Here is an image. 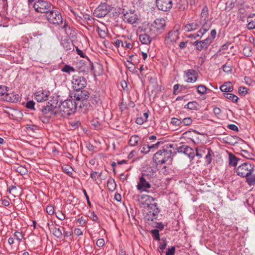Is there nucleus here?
<instances>
[{
    "label": "nucleus",
    "mask_w": 255,
    "mask_h": 255,
    "mask_svg": "<svg viewBox=\"0 0 255 255\" xmlns=\"http://www.w3.org/2000/svg\"><path fill=\"white\" fill-rule=\"evenodd\" d=\"M155 198L147 195H141L138 200L141 207H147L146 218L148 221H153L156 219L160 213V209L155 202Z\"/></svg>",
    "instance_id": "1"
},
{
    "label": "nucleus",
    "mask_w": 255,
    "mask_h": 255,
    "mask_svg": "<svg viewBox=\"0 0 255 255\" xmlns=\"http://www.w3.org/2000/svg\"><path fill=\"white\" fill-rule=\"evenodd\" d=\"M196 21L198 27H200L198 33L201 34L200 36L202 37L210 29L212 25L211 22L209 20V10L206 5L203 7L200 17Z\"/></svg>",
    "instance_id": "2"
},
{
    "label": "nucleus",
    "mask_w": 255,
    "mask_h": 255,
    "mask_svg": "<svg viewBox=\"0 0 255 255\" xmlns=\"http://www.w3.org/2000/svg\"><path fill=\"white\" fill-rule=\"evenodd\" d=\"M180 26L175 25L173 28L165 35L164 44L167 48L174 46L179 39Z\"/></svg>",
    "instance_id": "3"
},
{
    "label": "nucleus",
    "mask_w": 255,
    "mask_h": 255,
    "mask_svg": "<svg viewBox=\"0 0 255 255\" xmlns=\"http://www.w3.org/2000/svg\"><path fill=\"white\" fill-rule=\"evenodd\" d=\"M78 104L74 99H68L62 102L59 107L61 116L65 117L73 114L76 111Z\"/></svg>",
    "instance_id": "4"
},
{
    "label": "nucleus",
    "mask_w": 255,
    "mask_h": 255,
    "mask_svg": "<svg viewBox=\"0 0 255 255\" xmlns=\"http://www.w3.org/2000/svg\"><path fill=\"white\" fill-rule=\"evenodd\" d=\"M172 154L171 150L165 149L160 150L154 154L153 160L156 165L162 164L168 161V163H171L172 160Z\"/></svg>",
    "instance_id": "5"
},
{
    "label": "nucleus",
    "mask_w": 255,
    "mask_h": 255,
    "mask_svg": "<svg viewBox=\"0 0 255 255\" xmlns=\"http://www.w3.org/2000/svg\"><path fill=\"white\" fill-rule=\"evenodd\" d=\"M58 106V101L57 98H53L47 102L46 106L43 107L41 112L43 115H56L58 112L57 107Z\"/></svg>",
    "instance_id": "6"
},
{
    "label": "nucleus",
    "mask_w": 255,
    "mask_h": 255,
    "mask_svg": "<svg viewBox=\"0 0 255 255\" xmlns=\"http://www.w3.org/2000/svg\"><path fill=\"white\" fill-rule=\"evenodd\" d=\"M32 6L35 11L42 13H46L53 9L52 5L46 0H38L35 1L33 4Z\"/></svg>",
    "instance_id": "7"
},
{
    "label": "nucleus",
    "mask_w": 255,
    "mask_h": 255,
    "mask_svg": "<svg viewBox=\"0 0 255 255\" xmlns=\"http://www.w3.org/2000/svg\"><path fill=\"white\" fill-rule=\"evenodd\" d=\"M48 21L55 25H59L63 23L61 13L57 10L51 9L46 14Z\"/></svg>",
    "instance_id": "8"
},
{
    "label": "nucleus",
    "mask_w": 255,
    "mask_h": 255,
    "mask_svg": "<svg viewBox=\"0 0 255 255\" xmlns=\"http://www.w3.org/2000/svg\"><path fill=\"white\" fill-rule=\"evenodd\" d=\"M254 167L251 163L245 162L239 166L236 172L237 174L241 177H248L252 174Z\"/></svg>",
    "instance_id": "9"
},
{
    "label": "nucleus",
    "mask_w": 255,
    "mask_h": 255,
    "mask_svg": "<svg viewBox=\"0 0 255 255\" xmlns=\"http://www.w3.org/2000/svg\"><path fill=\"white\" fill-rule=\"evenodd\" d=\"M72 84L73 89L76 91H80L87 85V81L83 76L79 74L73 76Z\"/></svg>",
    "instance_id": "10"
},
{
    "label": "nucleus",
    "mask_w": 255,
    "mask_h": 255,
    "mask_svg": "<svg viewBox=\"0 0 255 255\" xmlns=\"http://www.w3.org/2000/svg\"><path fill=\"white\" fill-rule=\"evenodd\" d=\"M112 8L106 3H101L95 9L94 14L97 17H103L112 10Z\"/></svg>",
    "instance_id": "11"
},
{
    "label": "nucleus",
    "mask_w": 255,
    "mask_h": 255,
    "mask_svg": "<svg viewBox=\"0 0 255 255\" xmlns=\"http://www.w3.org/2000/svg\"><path fill=\"white\" fill-rule=\"evenodd\" d=\"M146 176H148V175L145 173H142L141 177L139 178V182L136 185L138 190L146 191L147 189L151 187L148 179L146 178Z\"/></svg>",
    "instance_id": "12"
},
{
    "label": "nucleus",
    "mask_w": 255,
    "mask_h": 255,
    "mask_svg": "<svg viewBox=\"0 0 255 255\" xmlns=\"http://www.w3.org/2000/svg\"><path fill=\"white\" fill-rule=\"evenodd\" d=\"M211 44V40L209 38H207L203 40H196L194 42L192 45L195 47L196 49L198 51L206 50Z\"/></svg>",
    "instance_id": "13"
},
{
    "label": "nucleus",
    "mask_w": 255,
    "mask_h": 255,
    "mask_svg": "<svg viewBox=\"0 0 255 255\" xmlns=\"http://www.w3.org/2000/svg\"><path fill=\"white\" fill-rule=\"evenodd\" d=\"M123 19L125 22L134 24L137 21L138 17L134 10H129L124 13Z\"/></svg>",
    "instance_id": "14"
},
{
    "label": "nucleus",
    "mask_w": 255,
    "mask_h": 255,
    "mask_svg": "<svg viewBox=\"0 0 255 255\" xmlns=\"http://www.w3.org/2000/svg\"><path fill=\"white\" fill-rule=\"evenodd\" d=\"M156 6L158 9L163 11H168L172 7V0H156Z\"/></svg>",
    "instance_id": "15"
},
{
    "label": "nucleus",
    "mask_w": 255,
    "mask_h": 255,
    "mask_svg": "<svg viewBox=\"0 0 255 255\" xmlns=\"http://www.w3.org/2000/svg\"><path fill=\"white\" fill-rule=\"evenodd\" d=\"M176 149L178 152L183 153L187 155L189 158H193L195 156L193 149L187 145H182L178 147Z\"/></svg>",
    "instance_id": "16"
},
{
    "label": "nucleus",
    "mask_w": 255,
    "mask_h": 255,
    "mask_svg": "<svg viewBox=\"0 0 255 255\" xmlns=\"http://www.w3.org/2000/svg\"><path fill=\"white\" fill-rule=\"evenodd\" d=\"M185 74L187 77L186 81L188 83H194L198 79V73L194 69H188L185 71Z\"/></svg>",
    "instance_id": "17"
},
{
    "label": "nucleus",
    "mask_w": 255,
    "mask_h": 255,
    "mask_svg": "<svg viewBox=\"0 0 255 255\" xmlns=\"http://www.w3.org/2000/svg\"><path fill=\"white\" fill-rule=\"evenodd\" d=\"M77 92L74 94V98L75 101L78 102H83L87 100L89 97V94L88 91L86 90L76 91Z\"/></svg>",
    "instance_id": "18"
},
{
    "label": "nucleus",
    "mask_w": 255,
    "mask_h": 255,
    "mask_svg": "<svg viewBox=\"0 0 255 255\" xmlns=\"http://www.w3.org/2000/svg\"><path fill=\"white\" fill-rule=\"evenodd\" d=\"M166 26V21L163 18H156L153 22V27L157 32L164 30Z\"/></svg>",
    "instance_id": "19"
},
{
    "label": "nucleus",
    "mask_w": 255,
    "mask_h": 255,
    "mask_svg": "<svg viewBox=\"0 0 255 255\" xmlns=\"http://www.w3.org/2000/svg\"><path fill=\"white\" fill-rule=\"evenodd\" d=\"M49 92L48 91H38L35 93V99L38 102H42L47 100V98L49 95Z\"/></svg>",
    "instance_id": "20"
},
{
    "label": "nucleus",
    "mask_w": 255,
    "mask_h": 255,
    "mask_svg": "<svg viewBox=\"0 0 255 255\" xmlns=\"http://www.w3.org/2000/svg\"><path fill=\"white\" fill-rule=\"evenodd\" d=\"M220 89L222 92H224V93H227L233 92L234 88L231 82H227L224 83V84L221 86Z\"/></svg>",
    "instance_id": "21"
},
{
    "label": "nucleus",
    "mask_w": 255,
    "mask_h": 255,
    "mask_svg": "<svg viewBox=\"0 0 255 255\" xmlns=\"http://www.w3.org/2000/svg\"><path fill=\"white\" fill-rule=\"evenodd\" d=\"M198 28V25L196 20L195 22L187 23L183 27L184 30L187 32L195 30Z\"/></svg>",
    "instance_id": "22"
},
{
    "label": "nucleus",
    "mask_w": 255,
    "mask_h": 255,
    "mask_svg": "<svg viewBox=\"0 0 255 255\" xmlns=\"http://www.w3.org/2000/svg\"><path fill=\"white\" fill-rule=\"evenodd\" d=\"M139 39L143 44H149L151 41V37L146 34H140Z\"/></svg>",
    "instance_id": "23"
},
{
    "label": "nucleus",
    "mask_w": 255,
    "mask_h": 255,
    "mask_svg": "<svg viewBox=\"0 0 255 255\" xmlns=\"http://www.w3.org/2000/svg\"><path fill=\"white\" fill-rule=\"evenodd\" d=\"M148 117V113L145 112L142 116H140L136 118L135 122L137 124L141 125L147 121Z\"/></svg>",
    "instance_id": "24"
},
{
    "label": "nucleus",
    "mask_w": 255,
    "mask_h": 255,
    "mask_svg": "<svg viewBox=\"0 0 255 255\" xmlns=\"http://www.w3.org/2000/svg\"><path fill=\"white\" fill-rule=\"evenodd\" d=\"M199 104L196 101H191L184 106V108L191 110H197L198 109Z\"/></svg>",
    "instance_id": "25"
},
{
    "label": "nucleus",
    "mask_w": 255,
    "mask_h": 255,
    "mask_svg": "<svg viewBox=\"0 0 255 255\" xmlns=\"http://www.w3.org/2000/svg\"><path fill=\"white\" fill-rule=\"evenodd\" d=\"M140 139V137L137 135H132L129 140L130 145L132 146L137 145Z\"/></svg>",
    "instance_id": "26"
},
{
    "label": "nucleus",
    "mask_w": 255,
    "mask_h": 255,
    "mask_svg": "<svg viewBox=\"0 0 255 255\" xmlns=\"http://www.w3.org/2000/svg\"><path fill=\"white\" fill-rule=\"evenodd\" d=\"M224 96L227 99L233 103H237L239 100V98L235 95L229 93H224Z\"/></svg>",
    "instance_id": "27"
},
{
    "label": "nucleus",
    "mask_w": 255,
    "mask_h": 255,
    "mask_svg": "<svg viewBox=\"0 0 255 255\" xmlns=\"http://www.w3.org/2000/svg\"><path fill=\"white\" fill-rule=\"evenodd\" d=\"M107 187L110 191H114L116 188V184L115 180L110 177L107 181Z\"/></svg>",
    "instance_id": "28"
},
{
    "label": "nucleus",
    "mask_w": 255,
    "mask_h": 255,
    "mask_svg": "<svg viewBox=\"0 0 255 255\" xmlns=\"http://www.w3.org/2000/svg\"><path fill=\"white\" fill-rule=\"evenodd\" d=\"M53 235L58 239H61L63 237L62 231L59 228L54 227L52 229Z\"/></svg>",
    "instance_id": "29"
},
{
    "label": "nucleus",
    "mask_w": 255,
    "mask_h": 255,
    "mask_svg": "<svg viewBox=\"0 0 255 255\" xmlns=\"http://www.w3.org/2000/svg\"><path fill=\"white\" fill-rule=\"evenodd\" d=\"M90 101L92 104L98 105L101 103L99 95L98 94L93 95L91 97Z\"/></svg>",
    "instance_id": "30"
},
{
    "label": "nucleus",
    "mask_w": 255,
    "mask_h": 255,
    "mask_svg": "<svg viewBox=\"0 0 255 255\" xmlns=\"http://www.w3.org/2000/svg\"><path fill=\"white\" fill-rule=\"evenodd\" d=\"M15 170L21 175H26L28 172L27 168L21 165H18V166L16 167Z\"/></svg>",
    "instance_id": "31"
},
{
    "label": "nucleus",
    "mask_w": 255,
    "mask_h": 255,
    "mask_svg": "<svg viewBox=\"0 0 255 255\" xmlns=\"http://www.w3.org/2000/svg\"><path fill=\"white\" fill-rule=\"evenodd\" d=\"M208 153L205 156L206 162L207 164H209L211 163L212 161V155L213 154V152L212 150L208 148L207 149Z\"/></svg>",
    "instance_id": "32"
},
{
    "label": "nucleus",
    "mask_w": 255,
    "mask_h": 255,
    "mask_svg": "<svg viewBox=\"0 0 255 255\" xmlns=\"http://www.w3.org/2000/svg\"><path fill=\"white\" fill-rule=\"evenodd\" d=\"M236 0H231L230 1H228L226 2V6L225 9L227 11H230L232 9H233L235 4Z\"/></svg>",
    "instance_id": "33"
},
{
    "label": "nucleus",
    "mask_w": 255,
    "mask_h": 255,
    "mask_svg": "<svg viewBox=\"0 0 255 255\" xmlns=\"http://www.w3.org/2000/svg\"><path fill=\"white\" fill-rule=\"evenodd\" d=\"M239 159L238 158L234 155H230L229 157V163L233 166H235L237 164V162Z\"/></svg>",
    "instance_id": "34"
},
{
    "label": "nucleus",
    "mask_w": 255,
    "mask_h": 255,
    "mask_svg": "<svg viewBox=\"0 0 255 255\" xmlns=\"http://www.w3.org/2000/svg\"><path fill=\"white\" fill-rule=\"evenodd\" d=\"M207 90V87L203 85H200L197 87V91L199 94H205Z\"/></svg>",
    "instance_id": "35"
},
{
    "label": "nucleus",
    "mask_w": 255,
    "mask_h": 255,
    "mask_svg": "<svg viewBox=\"0 0 255 255\" xmlns=\"http://www.w3.org/2000/svg\"><path fill=\"white\" fill-rule=\"evenodd\" d=\"M247 22L248 24H247V28L249 30H253L255 29V20L247 19Z\"/></svg>",
    "instance_id": "36"
},
{
    "label": "nucleus",
    "mask_w": 255,
    "mask_h": 255,
    "mask_svg": "<svg viewBox=\"0 0 255 255\" xmlns=\"http://www.w3.org/2000/svg\"><path fill=\"white\" fill-rule=\"evenodd\" d=\"M151 233L152 234V237L154 240L157 241L160 240L159 233L157 229L152 230L151 231Z\"/></svg>",
    "instance_id": "37"
},
{
    "label": "nucleus",
    "mask_w": 255,
    "mask_h": 255,
    "mask_svg": "<svg viewBox=\"0 0 255 255\" xmlns=\"http://www.w3.org/2000/svg\"><path fill=\"white\" fill-rule=\"evenodd\" d=\"M140 152L145 154L148 153L150 151L149 144H143L139 148Z\"/></svg>",
    "instance_id": "38"
},
{
    "label": "nucleus",
    "mask_w": 255,
    "mask_h": 255,
    "mask_svg": "<svg viewBox=\"0 0 255 255\" xmlns=\"http://www.w3.org/2000/svg\"><path fill=\"white\" fill-rule=\"evenodd\" d=\"M62 71L63 72L70 73L71 72L75 71V69L70 65H65L62 68Z\"/></svg>",
    "instance_id": "39"
},
{
    "label": "nucleus",
    "mask_w": 255,
    "mask_h": 255,
    "mask_svg": "<svg viewBox=\"0 0 255 255\" xmlns=\"http://www.w3.org/2000/svg\"><path fill=\"white\" fill-rule=\"evenodd\" d=\"M243 53L246 56H251L252 52V48L250 46H246L243 49Z\"/></svg>",
    "instance_id": "40"
},
{
    "label": "nucleus",
    "mask_w": 255,
    "mask_h": 255,
    "mask_svg": "<svg viewBox=\"0 0 255 255\" xmlns=\"http://www.w3.org/2000/svg\"><path fill=\"white\" fill-rule=\"evenodd\" d=\"M171 124L173 126H179L182 124L181 120L176 118H172L171 120Z\"/></svg>",
    "instance_id": "41"
},
{
    "label": "nucleus",
    "mask_w": 255,
    "mask_h": 255,
    "mask_svg": "<svg viewBox=\"0 0 255 255\" xmlns=\"http://www.w3.org/2000/svg\"><path fill=\"white\" fill-rule=\"evenodd\" d=\"M181 122L184 126H189L192 124V120L190 117L185 118L181 121Z\"/></svg>",
    "instance_id": "42"
},
{
    "label": "nucleus",
    "mask_w": 255,
    "mask_h": 255,
    "mask_svg": "<svg viewBox=\"0 0 255 255\" xmlns=\"http://www.w3.org/2000/svg\"><path fill=\"white\" fill-rule=\"evenodd\" d=\"M248 89L245 87H240L238 89L239 93L242 95H245L248 94Z\"/></svg>",
    "instance_id": "43"
},
{
    "label": "nucleus",
    "mask_w": 255,
    "mask_h": 255,
    "mask_svg": "<svg viewBox=\"0 0 255 255\" xmlns=\"http://www.w3.org/2000/svg\"><path fill=\"white\" fill-rule=\"evenodd\" d=\"M166 240L165 239H162V242L160 243L159 250L162 252L166 248L167 246Z\"/></svg>",
    "instance_id": "44"
},
{
    "label": "nucleus",
    "mask_w": 255,
    "mask_h": 255,
    "mask_svg": "<svg viewBox=\"0 0 255 255\" xmlns=\"http://www.w3.org/2000/svg\"><path fill=\"white\" fill-rule=\"evenodd\" d=\"M71 127L73 129L78 128L81 125V123L79 121H71L69 123Z\"/></svg>",
    "instance_id": "45"
},
{
    "label": "nucleus",
    "mask_w": 255,
    "mask_h": 255,
    "mask_svg": "<svg viewBox=\"0 0 255 255\" xmlns=\"http://www.w3.org/2000/svg\"><path fill=\"white\" fill-rule=\"evenodd\" d=\"M241 154L242 155H243V156H244V157L247 158V159H252V156L253 155L252 154H250L248 151L246 150H242L241 151Z\"/></svg>",
    "instance_id": "46"
},
{
    "label": "nucleus",
    "mask_w": 255,
    "mask_h": 255,
    "mask_svg": "<svg viewBox=\"0 0 255 255\" xmlns=\"http://www.w3.org/2000/svg\"><path fill=\"white\" fill-rule=\"evenodd\" d=\"M14 237L18 242H20L23 238L22 233L18 231L15 232L14 233Z\"/></svg>",
    "instance_id": "47"
},
{
    "label": "nucleus",
    "mask_w": 255,
    "mask_h": 255,
    "mask_svg": "<svg viewBox=\"0 0 255 255\" xmlns=\"http://www.w3.org/2000/svg\"><path fill=\"white\" fill-rule=\"evenodd\" d=\"M223 70L226 73H230L232 70V66L226 63L223 65Z\"/></svg>",
    "instance_id": "48"
},
{
    "label": "nucleus",
    "mask_w": 255,
    "mask_h": 255,
    "mask_svg": "<svg viewBox=\"0 0 255 255\" xmlns=\"http://www.w3.org/2000/svg\"><path fill=\"white\" fill-rule=\"evenodd\" d=\"M46 210L47 213L50 215H52L54 213V208L52 205H48L46 207Z\"/></svg>",
    "instance_id": "49"
},
{
    "label": "nucleus",
    "mask_w": 255,
    "mask_h": 255,
    "mask_svg": "<svg viewBox=\"0 0 255 255\" xmlns=\"http://www.w3.org/2000/svg\"><path fill=\"white\" fill-rule=\"evenodd\" d=\"M62 44L64 48L67 51L70 50L71 49L72 47H73V44L70 42H66L65 43H62Z\"/></svg>",
    "instance_id": "50"
},
{
    "label": "nucleus",
    "mask_w": 255,
    "mask_h": 255,
    "mask_svg": "<svg viewBox=\"0 0 255 255\" xmlns=\"http://www.w3.org/2000/svg\"><path fill=\"white\" fill-rule=\"evenodd\" d=\"M98 33L101 38H104L107 36V33L105 30L98 27Z\"/></svg>",
    "instance_id": "51"
},
{
    "label": "nucleus",
    "mask_w": 255,
    "mask_h": 255,
    "mask_svg": "<svg viewBox=\"0 0 255 255\" xmlns=\"http://www.w3.org/2000/svg\"><path fill=\"white\" fill-rule=\"evenodd\" d=\"M175 252V248L174 247L169 248L166 253V255H174Z\"/></svg>",
    "instance_id": "52"
},
{
    "label": "nucleus",
    "mask_w": 255,
    "mask_h": 255,
    "mask_svg": "<svg viewBox=\"0 0 255 255\" xmlns=\"http://www.w3.org/2000/svg\"><path fill=\"white\" fill-rule=\"evenodd\" d=\"M7 87L4 85H0V96L4 95L7 92Z\"/></svg>",
    "instance_id": "53"
},
{
    "label": "nucleus",
    "mask_w": 255,
    "mask_h": 255,
    "mask_svg": "<svg viewBox=\"0 0 255 255\" xmlns=\"http://www.w3.org/2000/svg\"><path fill=\"white\" fill-rule=\"evenodd\" d=\"M35 103L33 101H28L26 105V107L30 110H34Z\"/></svg>",
    "instance_id": "54"
},
{
    "label": "nucleus",
    "mask_w": 255,
    "mask_h": 255,
    "mask_svg": "<svg viewBox=\"0 0 255 255\" xmlns=\"http://www.w3.org/2000/svg\"><path fill=\"white\" fill-rule=\"evenodd\" d=\"M247 181L250 185H253L255 184V178L251 177L248 176L246 177Z\"/></svg>",
    "instance_id": "55"
},
{
    "label": "nucleus",
    "mask_w": 255,
    "mask_h": 255,
    "mask_svg": "<svg viewBox=\"0 0 255 255\" xmlns=\"http://www.w3.org/2000/svg\"><path fill=\"white\" fill-rule=\"evenodd\" d=\"M216 30L214 29L211 30L210 33V37H208L207 38H209L211 40V43L213 42V40L215 38L216 35Z\"/></svg>",
    "instance_id": "56"
},
{
    "label": "nucleus",
    "mask_w": 255,
    "mask_h": 255,
    "mask_svg": "<svg viewBox=\"0 0 255 255\" xmlns=\"http://www.w3.org/2000/svg\"><path fill=\"white\" fill-rule=\"evenodd\" d=\"M56 216L60 220H64L65 218V215L61 212L56 213Z\"/></svg>",
    "instance_id": "57"
},
{
    "label": "nucleus",
    "mask_w": 255,
    "mask_h": 255,
    "mask_svg": "<svg viewBox=\"0 0 255 255\" xmlns=\"http://www.w3.org/2000/svg\"><path fill=\"white\" fill-rule=\"evenodd\" d=\"M122 47H126L128 49H131L133 47L132 44L130 43H128L127 41L123 42L122 44Z\"/></svg>",
    "instance_id": "58"
},
{
    "label": "nucleus",
    "mask_w": 255,
    "mask_h": 255,
    "mask_svg": "<svg viewBox=\"0 0 255 255\" xmlns=\"http://www.w3.org/2000/svg\"><path fill=\"white\" fill-rule=\"evenodd\" d=\"M96 245L99 247H102L105 245V241L103 239H99L96 242Z\"/></svg>",
    "instance_id": "59"
},
{
    "label": "nucleus",
    "mask_w": 255,
    "mask_h": 255,
    "mask_svg": "<svg viewBox=\"0 0 255 255\" xmlns=\"http://www.w3.org/2000/svg\"><path fill=\"white\" fill-rule=\"evenodd\" d=\"M37 128V127L34 125H26V128L27 130H31V131H34L35 129H36Z\"/></svg>",
    "instance_id": "60"
},
{
    "label": "nucleus",
    "mask_w": 255,
    "mask_h": 255,
    "mask_svg": "<svg viewBox=\"0 0 255 255\" xmlns=\"http://www.w3.org/2000/svg\"><path fill=\"white\" fill-rule=\"evenodd\" d=\"M228 128L234 131H238L239 130L238 127L234 124H230L228 126Z\"/></svg>",
    "instance_id": "61"
},
{
    "label": "nucleus",
    "mask_w": 255,
    "mask_h": 255,
    "mask_svg": "<svg viewBox=\"0 0 255 255\" xmlns=\"http://www.w3.org/2000/svg\"><path fill=\"white\" fill-rule=\"evenodd\" d=\"M151 172H152V175L153 173V170H151L150 169L148 170L144 171L142 173H145L146 174H147L148 176H146V178L149 180L150 178H151Z\"/></svg>",
    "instance_id": "62"
},
{
    "label": "nucleus",
    "mask_w": 255,
    "mask_h": 255,
    "mask_svg": "<svg viewBox=\"0 0 255 255\" xmlns=\"http://www.w3.org/2000/svg\"><path fill=\"white\" fill-rule=\"evenodd\" d=\"M74 233L77 236L83 235L82 231L79 228H76L74 229Z\"/></svg>",
    "instance_id": "63"
},
{
    "label": "nucleus",
    "mask_w": 255,
    "mask_h": 255,
    "mask_svg": "<svg viewBox=\"0 0 255 255\" xmlns=\"http://www.w3.org/2000/svg\"><path fill=\"white\" fill-rule=\"evenodd\" d=\"M188 41H182V42H181L179 44V46L180 47V48L181 49H183L184 48H185L186 46H187V43Z\"/></svg>",
    "instance_id": "64"
}]
</instances>
